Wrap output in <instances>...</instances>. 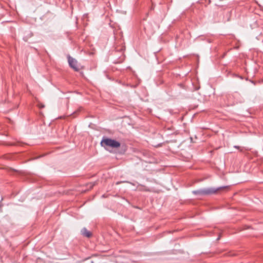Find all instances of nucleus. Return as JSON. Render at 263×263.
Here are the masks:
<instances>
[{"label": "nucleus", "instance_id": "obj_1", "mask_svg": "<svg viewBox=\"0 0 263 263\" xmlns=\"http://www.w3.org/2000/svg\"><path fill=\"white\" fill-rule=\"evenodd\" d=\"M226 188V186H221L217 188L210 187L193 191V193L196 195H207L216 194L218 191Z\"/></svg>", "mask_w": 263, "mask_h": 263}, {"label": "nucleus", "instance_id": "obj_2", "mask_svg": "<svg viewBox=\"0 0 263 263\" xmlns=\"http://www.w3.org/2000/svg\"><path fill=\"white\" fill-rule=\"evenodd\" d=\"M101 145L102 146L105 147V146H109L111 148H118L120 146V143L114 139L104 138L101 141Z\"/></svg>", "mask_w": 263, "mask_h": 263}, {"label": "nucleus", "instance_id": "obj_3", "mask_svg": "<svg viewBox=\"0 0 263 263\" xmlns=\"http://www.w3.org/2000/svg\"><path fill=\"white\" fill-rule=\"evenodd\" d=\"M68 61L69 65L71 68L73 69L75 71H79V68L77 65V61L76 59L68 56Z\"/></svg>", "mask_w": 263, "mask_h": 263}, {"label": "nucleus", "instance_id": "obj_4", "mask_svg": "<svg viewBox=\"0 0 263 263\" xmlns=\"http://www.w3.org/2000/svg\"><path fill=\"white\" fill-rule=\"evenodd\" d=\"M81 233L83 236L88 238L90 237L92 235L90 231H88L85 228H84L82 229Z\"/></svg>", "mask_w": 263, "mask_h": 263}, {"label": "nucleus", "instance_id": "obj_5", "mask_svg": "<svg viewBox=\"0 0 263 263\" xmlns=\"http://www.w3.org/2000/svg\"><path fill=\"white\" fill-rule=\"evenodd\" d=\"M138 189L141 191H149L148 190L146 189V187L141 185H139L137 187Z\"/></svg>", "mask_w": 263, "mask_h": 263}, {"label": "nucleus", "instance_id": "obj_6", "mask_svg": "<svg viewBox=\"0 0 263 263\" xmlns=\"http://www.w3.org/2000/svg\"><path fill=\"white\" fill-rule=\"evenodd\" d=\"M39 107H40V108H43V107H44V105H43V104H41V105H39Z\"/></svg>", "mask_w": 263, "mask_h": 263}, {"label": "nucleus", "instance_id": "obj_7", "mask_svg": "<svg viewBox=\"0 0 263 263\" xmlns=\"http://www.w3.org/2000/svg\"><path fill=\"white\" fill-rule=\"evenodd\" d=\"M234 147L235 148H237V149H239V148H240V147H239V146H236V145H235V146H234Z\"/></svg>", "mask_w": 263, "mask_h": 263}, {"label": "nucleus", "instance_id": "obj_8", "mask_svg": "<svg viewBox=\"0 0 263 263\" xmlns=\"http://www.w3.org/2000/svg\"><path fill=\"white\" fill-rule=\"evenodd\" d=\"M32 36V33H29V37H31Z\"/></svg>", "mask_w": 263, "mask_h": 263}, {"label": "nucleus", "instance_id": "obj_9", "mask_svg": "<svg viewBox=\"0 0 263 263\" xmlns=\"http://www.w3.org/2000/svg\"><path fill=\"white\" fill-rule=\"evenodd\" d=\"M24 40L25 41H27V39H26L25 37H24Z\"/></svg>", "mask_w": 263, "mask_h": 263}, {"label": "nucleus", "instance_id": "obj_10", "mask_svg": "<svg viewBox=\"0 0 263 263\" xmlns=\"http://www.w3.org/2000/svg\"><path fill=\"white\" fill-rule=\"evenodd\" d=\"M89 263H93V261H91Z\"/></svg>", "mask_w": 263, "mask_h": 263}]
</instances>
